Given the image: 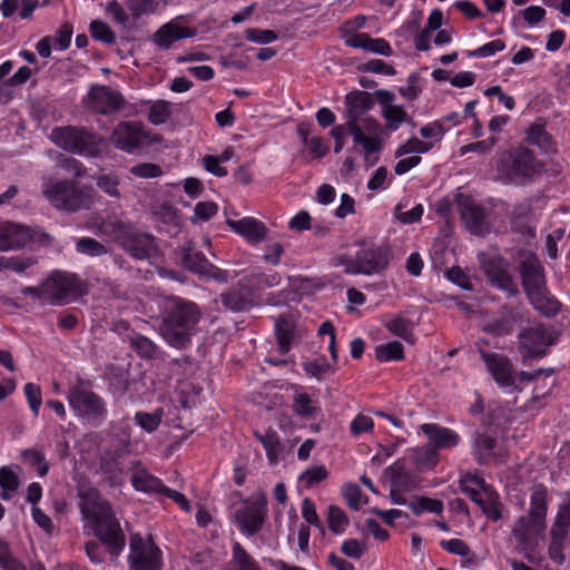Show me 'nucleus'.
Instances as JSON below:
<instances>
[{"instance_id": "f257e3e1", "label": "nucleus", "mask_w": 570, "mask_h": 570, "mask_svg": "<svg viewBox=\"0 0 570 570\" xmlns=\"http://www.w3.org/2000/svg\"><path fill=\"white\" fill-rule=\"evenodd\" d=\"M79 497V508L89 520L95 535L110 548L111 554L118 556L125 548L126 539L109 503L95 489L81 491Z\"/></svg>"}, {"instance_id": "f03ea898", "label": "nucleus", "mask_w": 570, "mask_h": 570, "mask_svg": "<svg viewBox=\"0 0 570 570\" xmlns=\"http://www.w3.org/2000/svg\"><path fill=\"white\" fill-rule=\"evenodd\" d=\"M200 317L202 312L196 303L177 296L168 297L160 327L164 340L176 348L186 347Z\"/></svg>"}, {"instance_id": "7ed1b4c3", "label": "nucleus", "mask_w": 570, "mask_h": 570, "mask_svg": "<svg viewBox=\"0 0 570 570\" xmlns=\"http://www.w3.org/2000/svg\"><path fill=\"white\" fill-rule=\"evenodd\" d=\"M520 275L523 289L537 311L547 316L559 313L561 305L547 289L544 269L535 255L529 254L522 259Z\"/></svg>"}, {"instance_id": "20e7f679", "label": "nucleus", "mask_w": 570, "mask_h": 570, "mask_svg": "<svg viewBox=\"0 0 570 570\" xmlns=\"http://www.w3.org/2000/svg\"><path fill=\"white\" fill-rule=\"evenodd\" d=\"M41 193L53 208L66 213L88 209L94 204L92 189L72 180L47 178Z\"/></svg>"}, {"instance_id": "39448f33", "label": "nucleus", "mask_w": 570, "mask_h": 570, "mask_svg": "<svg viewBox=\"0 0 570 570\" xmlns=\"http://www.w3.org/2000/svg\"><path fill=\"white\" fill-rule=\"evenodd\" d=\"M540 171V161L522 146L502 153L497 167L498 179L504 184H525Z\"/></svg>"}, {"instance_id": "423d86ee", "label": "nucleus", "mask_w": 570, "mask_h": 570, "mask_svg": "<svg viewBox=\"0 0 570 570\" xmlns=\"http://www.w3.org/2000/svg\"><path fill=\"white\" fill-rule=\"evenodd\" d=\"M335 266H343L345 274L375 275L389 265V250L384 246H362L354 256L340 255L333 259Z\"/></svg>"}, {"instance_id": "0eeeda50", "label": "nucleus", "mask_w": 570, "mask_h": 570, "mask_svg": "<svg viewBox=\"0 0 570 570\" xmlns=\"http://www.w3.org/2000/svg\"><path fill=\"white\" fill-rule=\"evenodd\" d=\"M122 248L137 259L149 258L156 250L155 238L122 220H110L106 224Z\"/></svg>"}, {"instance_id": "6e6552de", "label": "nucleus", "mask_w": 570, "mask_h": 570, "mask_svg": "<svg viewBox=\"0 0 570 570\" xmlns=\"http://www.w3.org/2000/svg\"><path fill=\"white\" fill-rule=\"evenodd\" d=\"M128 562L131 570H161V551L151 535L142 538L139 533L131 534Z\"/></svg>"}, {"instance_id": "1a4fd4ad", "label": "nucleus", "mask_w": 570, "mask_h": 570, "mask_svg": "<svg viewBox=\"0 0 570 570\" xmlns=\"http://www.w3.org/2000/svg\"><path fill=\"white\" fill-rule=\"evenodd\" d=\"M68 402L71 409L81 417L92 423H100L106 416V404L100 396L82 386L69 390Z\"/></svg>"}, {"instance_id": "9d476101", "label": "nucleus", "mask_w": 570, "mask_h": 570, "mask_svg": "<svg viewBox=\"0 0 570 570\" xmlns=\"http://www.w3.org/2000/svg\"><path fill=\"white\" fill-rule=\"evenodd\" d=\"M45 288L49 289V303L53 305L86 293L83 282L76 274L66 272L52 273L46 281Z\"/></svg>"}, {"instance_id": "9b49d317", "label": "nucleus", "mask_w": 570, "mask_h": 570, "mask_svg": "<svg viewBox=\"0 0 570 570\" xmlns=\"http://www.w3.org/2000/svg\"><path fill=\"white\" fill-rule=\"evenodd\" d=\"M180 252L181 265L191 273L203 278L215 279L218 283L228 282V272L216 267L202 252L195 249L190 244L181 246Z\"/></svg>"}, {"instance_id": "f8f14e48", "label": "nucleus", "mask_w": 570, "mask_h": 570, "mask_svg": "<svg viewBox=\"0 0 570 570\" xmlns=\"http://www.w3.org/2000/svg\"><path fill=\"white\" fill-rule=\"evenodd\" d=\"M51 139L57 146L75 154H92L96 149L94 135L81 128H56L51 132Z\"/></svg>"}, {"instance_id": "ddd939ff", "label": "nucleus", "mask_w": 570, "mask_h": 570, "mask_svg": "<svg viewBox=\"0 0 570 570\" xmlns=\"http://www.w3.org/2000/svg\"><path fill=\"white\" fill-rule=\"evenodd\" d=\"M266 512V500L261 495L255 500L244 501L235 510V520L243 533L254 535L262 530Z\"/></svg>"}, {"instance_id": "4468645a", "label": "nucleus", "mask_w": 570, "mask_h": 570, "mask_svg": "<svg viewBox=\"0 0 570 570\" xmlns=\"http://www.w3.org/2000/svg\"><path fill=\"white\" fill-rule=\"evenodd\" d=\"M87 104L96 112L109 115L122 110L126 100L119 91L107 86L95 85L88 92Z\"/></svg>"}, {"instance_id": "2eb2a0df", "label": "nucleus", "mask_w": 570, "mask_h": 570, "mask_svg": "<svg viewBox=\"0 0 570 570\" xmlns=\"http://www.w3.org/2000/svg\"><path fill=\"white\" fill-rule=\"evenodd\" d=\"M479 353L489 373L500 387L518 389L513 364L507 356L487 352L482 348L479 350Z\"/></svg>"}, {"instance_id": "dca6fc26", "label": "nucleus", "mask_w": 570, "mask_h": 570, "mask_svg": "<svg viewBox=\"0 0 570 570\" xmlns=\"http://www.w3.org/2000/svg\"><path fill=\"white\" fill-rule=\"evenodd\" d=\"M520 353L524 358L542 357L552 341L542 326L524 330L519 335Z\"/></svg>"}, {"instance_id": "f3484780", "label": "nucleus", "mask_w": 570, "mask_h": 570, "mask_svg": "<svg viewBox=\"0 0 570 570\" xmlns=\"http://www.w3.org/2000/svg\"><path fill=\"white\" fill-rule=\"evenodd\" d=\"M546 528V522H538L527 515L520 517L512 529V537L522 550L534 549Z\"/></svg>"}, {"instance_id": "a211bd4d", "label": "nucleus", "mask_w": 570, "mask_h": 570, "mask_svg": "<svg viewBox=\"0 0 570 570\" xmlns=\"http://www.w3.org/2000/svg\"><path fill=\"white\" fill-rule=\"evenodd\" d=\"M461 218L468 230L474 235H484L489 232V223L485 210L473 200L462 197L459 200Z\"/></svg>"}, {"instance_id": "6ab92c4d", "label": "nucleus", "mask_w": 570, "mask_h": 570, "mask_svg": "<svg viewBox=\"0 0 570 570\" xmlns=\"http://www.w3.org/2000/svg\"><path fill=\"white\" fill-rule=\"evenodd\" d=\"M144 132L141 126L136 122H120L112 131V144L125 151H132L141 146Z\"/></svg>"}, {"instance_id": "aec40b11", "label": "nucleus", "mask_w": 570, "mask_h": 570, "mask_svg": "<svg viewBox=\"0 0 570 570\" xmlns=\"http://www.w3.org/2000/svg\"><path fill=\"white\" fill-rule=\"evenodd\" d=\"M345 102L347 106L348 130L353 129V125L361 127V118L374 106L372 95L367 91H353L346 95Z\"/></svg>"}, {"instance_id": "412c9836", "label": "nucleus", "mask_w": 570, "mask_h": 570, "mask_svg": "<svg viewBox=\"0 0 570 570\" xmlns=\"http://www.w3.org/2000/svg\"><path fill=\"white\" fill-rule=\"evenodd\" d=\"M197 35L194 28L184 27L176 18L161 26L154 35V42L163 49H169L170 46L180 39L193 38Z\"/></svg>"}, {"instance_id": "4be33fe9", "label": "nucleus", "mask_w": 570, "mask_h": 570, "mask_svg": "<svg viewBox=\"0 0 570 570\" xmlns=\"http://www.w3.org/2000/svg\"><path fill=\"white\" fill-rule=\"evenodd\" d=\"M31 239L28 228L13 223L0 225V250H9L24 246Z\"/></svg>"}, {"instance_id": "5701e85b", "label": "nucleus", "mask_w": 570, "mask_h": 570, "mask_svg": "<svg viewBox=\"0 0 570 570\" xmlns=\"http://www.w3.org/2000/svg\"><path fill=\"white\" fill-rule=\"evenodd\" d=\"M220 301L232 312H244L254 305L252 289L240 284L220 294Z\"/></svg>"}, {"instance_id": "b1692460", "label": "nucleus", "mask_w": 570, "mask_h": 570, "mask_svg": "<svg viewBox=\"0 0 570 570\" xmlns=\"http://www.w3.org/2000/svg\"><path fill=\"white\" fill-rule=\"evenodd\" d=\"M348 47L363 49L376 55L390 57L393 51L390 43L383 38H372L367 33H353L345 38Z\"/></svg>"}, {"instance_id": "393cba45", "label": "nucleus", "mask_w": 570, "mask_h": 570, "mask_svg": "<svg viewBox=\"0 0 570 570\" xmlns=\"http://www.w3.org/2000/svg\"><path fill=\"white\" fill-rule=\"evenodd\" d=\"M226 223L234 232L253 244L264 240L267 234L265 225L253 217H245L239 220L227 219Z\"/></svg>"}, {"instance_id": "a878e982", "label": "nucleus", "mask_w": 570, "mask_h": 570, "mask_svg": "<svg viewBox=\"0 0 570 570\" xmlns=\"http://www.w3.org/2000/svg\"><path fill=\"white\" fill-rule=\"evenodd\" d=\"M421 431L429 438L430 443L436 449H450L458 445L460 438L456 432L435 423H424Z\"/></svg>"}, {"instance_id": "bb28decb", "label": "nucleus", "mask_w": 570, "mask_h": 570, "mask_svg": "<svg viewBox=\"0 0 570 570\" xmlns=\"http://www.w3.org/2000/svg\"><path fill=\"white\" fill-rule=\"evenodd\" d=\"M482 268L493 285L501 289L508 291L512 295L518 293L513 285L512 277L501 265V263L490 259L482 264Z\"/></svg>"}, {"instance_id": "cd10ccee", "label": "nucleus", "mask_w": 570, "mask_h": 570, "mask_svg": "<svg viewBox=\"0 0 570 570\" xmlns=\"http://www.w3.org/2000/svg\"><path fill=\"white\" fill-rule=\"evenodd\" d=\"M131 484L138 491L155 494H164L167 488L161 483V481L158 478L149 474L145 470H138L132 473Z\"/></svg>"}, {"instance_id": "c85d7f7f", "label": "nucleus", "mask_w": 570, "mask_h": 570, "mask_svg": "<svg viewBox=\"0 0 570 570\" xmlns=\"http://www.w3.org/2000/svg\"><path fill=\"white\" fill-rule=\"evenodd\" d=\"M461 491L473 502L479 504L484 499L485 490L491 489L485 481L479 476L465 475L460 481Z\"/></svg>"}, {"instance_id": "c756f323", "label": "nucleus", "mask_w": 570, "mask_h": 570, "mask_svg": "<svg viewBox=\"0 0 570 570\" xmlns=\"http://www.w3.org/2000/svg\"><path fill=\"white\" fill-rule=\"evenodd\" d=\"M277 338V350L281 354H286L291 350L293 337V323L286 317L277 318L275 323Z\"/></svg>"}, {"instance_id": "7c9ffc66", "label": "nucleus", "mask_w": 570, "mask_h": 570, "mask_svg": "<svg viewBox=\"0 0 570 570\" xmlns=\"http://www.w3.org/2000/svg\"><path fill=\"white\" fill-rule=\"evenodd\" d=\"M228 570H261L255 560L246 552L240 543L233 544V557Z\"/></svg>"}, {"instance_id": "2f4dec72", "label": "nucleus", "mask_w": 570, "mask_h": 570, "mask_svg": "<svg viewBox=\"0 0 570 570\" xmlns=\"http://www.w3.org/2000/svg\"><path fill=\"white\" fill-rule=\"evenodd\" d=\"M547 509L546 490L543 488L534 489L531 494L530 510L527 517L538 522H546Z\"/></svg>"}, {"instance_id": "473e14b6", "label": "nucleus", "mask_w": 570, "mask_h": 570, "mask_svg": "<svg viewBox=\"0 0 570 570\" xmlns=\"http://www.w3.org/2000/svg\"><path fill=\"white\" fill-rule=\"evenodd\" d=\"M515 324V315L509 312L500 318L489 322L483 326V331L495 336H503L512 333Z\"/></svg>"}, {"instance_id": "72a5a7b5", "label": "nucleus", "mask_w": 570, "mask_h": 570, "mask_svg": "<svg viewBox=\"0 0 570 570\" xmlns=\"http://www.w3.org/2000/svg\"><path fill=\"white\" fill-rule=\"evenodd\" d=\"M375 357L380 362L401 361L404 358L403 345L397 341L381 344L375 347Z\"/></svg>"}, {"instance_id": "f704fd0d", "label": "nucleus", "mask_w": 570, "mask_h": 570, "mask_svg": "<svg viewBox=\"0 0 570 570\" xmlns=\"http://www.w3.org/2000/svg\"><path fill=\"white\" fill-rule=\"evenodd\" d=\"M318 406L307 393H296L294 395L293 411L303 417H314L318 412Z\"/></svg>"}, {"instance_id": "c9c22d12", "label": "nucleus", "mask_w": 570, "mask_h": 570, "mask_svg": "<svg viewBox=\"0 0 570 570\" xmlns=\"http://www.w3.org/2000/svg\"><path fill=\"white\" fill-rule=\"evenodd\" d=\"M130 345L136 353L144 358L153 360L157 357L158 347L146 336L139 334L131 336Z\"/></svg>"}, {"instance_id": "e433bc0d", "label": "nucleus", "mask_w": 570, "mask_h": 570, "mask_svg": "<svg viewBox=\"0 0 570 570\" xmlns=\"http://www.w3.org/2000/svg\"><path fill=\"white\" fill-rule=\"evenodd\" d=\"M348 132L352 135L354 144L363 146L365 157H368L372 153H376L381 149L380 139L366 136L363 132L362 127L353 125V129L348 130Z\"/></svg>"}, {"instance_id": "4c0bfd02", "label": "nucleus", "mask_w": 570, "mask_h": 570, "mask_svg": "<svg viewBox=\"0 0 570 570\" xmlns=\"http://www.w3.org/2000/svg\"><path fill=\"white\" fill-rule=\"evenodd\" d=\"M0 488L2 490L1 498L3 500L11 499L12 494L19 488L18 475L8 466H2L0 469Z\"/></svg>"}, {"instance_id": "58836bf2", "label": "nucleus", "mask_w": 570, "mask_h": 570, "mask_svg": "<svg viewBox=\"0 0 570 570\" xmlns=\"http://www.w3.org/2000/svg\"><path fill=\"white\" fill-rule=\"evenodd\" d=\"M164 410L158 407L153 413L137 412L135 414V422L146 432L151 433L156 431L163 420Z\"/></svg>"}, {"instance_id": "ea45409f", "label": "nucleus", "mask_w": 570, "mask_h": 570, "mask_svg": "<svg viewBox=\"0 0 570 570\" xmlns=\"http://www.w3.org/2000/svg\"><path fill=\"white\" fill-rule=\"evenodd\" d=\"M409 508L416 515L421 514L423 511H429V512L440 514L443 511V502L438 499L420 497V498H416L415 500L409 502Z\"/></svg>"}, {"instance_id": "a19ab883", "label": "nucleus", "mask_w": 570, "mask_h": 570, "mask_svg": "<svg viewBox=\"0 0 570 570\" xmlns=\"http://www.w3.org/2000/svg\"><path fill=\"white\" fill-rule=\"evenodd\" d=\"M348 523V518L341 508L336 505H331L328 508L327 524L333 533L340 534L344 532Z\"/></svg>"}, {"instance_id": "79ce46f5", "label": "nucleus", "mask_w": 570, "mask_h": 570, "mask_svg": "<svg viewBox=\"0 0 570 570\" xmlns=\"http://www.w3.org/2000/svg\"><path fill=\"white\" fill-rule=\"evenodd\" d=\"M76 249L78 253L91 257H99L107 254V248L104 244L91 237H82L77 240Z\"/></svg>"}, {"instance_id": "37998d69", "label": "nucleus", "mask_w": 570, "mask_h": 570, "mask_svg": "<svg viewBox=\"0 0 570 570\" xmlns=\"http://www.w3.org/2000/svg\"><path fill=\"white\" fill-rule=\"evenodd\" d=\"M386 327L392 334L403 338L406 342L413 343V327L409 320L401 316L395 317L386 324Z\"/></svg>"}, {"instance_id": "c03bdc74", "label": "nucleus", "mask_w": 570, "mask_h": 570, "mask_svg": "<svg viewBox=\"0 0 570 570\" xmlns=\"http://www.w3.org/2000/svg\"><path fill=\"white\" fill-rule=\"evenodd\" d=\"M91 37L100 42L112 45L116 41V35L110 27L101 20H92L89 26Z\"/></svg>"}, {"instance_id": "a18cd8bd", "label": "nucleus", "mask_w": 570, "mask_h": 570, "mask_svg": "<svg viewBox=\"0 0 570 570\" xmlns=\"http://www.w3.org/2000/svg\"><path fill=\"white\" fill-rule=\"evenodd\" d=\"M484 514L492 521L501 519V511L499 509L498 495L492 489L485 490V495L482 501L478 504Z\"/></svg>"}, {"instance_id": "49530a36", "label": "nucleus", "mask_w": 570, "mask_h": 570, "mask_svg": "<svg viewBox=\"0 0 570 570\" xmlns=\"http://www.w3.org/2000/svg\"><path fill=\"white\" fill-rule=\"evenodd\" d=\"M119 184V178L112 174H102L96 178L97 187L108 196L117 199L121 196Z\"/></svg>"}, {"instance_id": "de8ad7c7", "label": "nucleus", "mask_w": 570, "mask_h": 570, "mask_svg": "<svg viewBox=\"0 0 570 570\" xmlns=\"http://www.w3.org/2000/svg\"><path fill=\"white\" fill-rule=\"evenodd\" d=\"M528 140L544 151L552 149V138L541 125H533L528 131Z\"/></svg>"}, {"instance_id": "09e8293b", "label": "nucleus", "mask_w": 570, "mask_h": 570, "mask_svg": "<svg viewBox=\"0 0 570 570\" xmlns=\"http://www.w3.org/2000/svg\"><path fill=\"white\" fill-rule=\"evenodd\" d=\"M256 436L265 448L269 462L276 463L279 452V441L276 433L274 431H267L265 434L256 433Z\"/></svg>"}, {"instance_id": "8fccbe9b", "label": "nucleus", "mask_w": 570, "mask_h": 570, "mask_svg": "<svg viewBox=\"0 0 570 570\" xmlns=\"http://www.w3.org/2000/svg\"><path fill=\"white\" fill-rule=\"evenodd\" d=\"M423 215V206L416 205L413 208L406 210L403 204H397L394 208V217L402 224H413L421 220Z\"/></svg>"}, {"instance_id": "3c124183", "label": "nucleus", "mask_w": 570, "mask_h": 570, "mask_svg": "<svg viewBox=\"0 0 570 570\" xmlns=\"http://www.w3.org/2000/svg\"><path fill=\"white\" fill-rule=\"evenodd\" d=\"M383 117L386 120L387 128L396 130L406 120V112L401 106L390 105L384 108Z\"/></svg>"}, {"instance_id": "603ef678", "label": "nucleus", "mask_w": 570, "mask_h": 570, "mask_svg": "<svg viewBox=\"0 0 570 570\" xmlns=\"http://www.w3.org/2000/svg\"><path fill=\"white\" fill-rule=\"evenodd\" d=\"M23 460L37 469L40 476L48 474L49 466L43 454L35 449H27L22 452Z\"/></svg>"}, {"instance_id": "864d4df0", "label": "nucleus", "mask_w": 570, "mask_h": 570, "mask_svg": "<svg viewBox=\"0 0 570 570\" xmlns=\"http://www.w3.org/2000/svg\"><path fill=\"white\" fill-rule=\"evenodd\" d=\"M304 371L317 380L323 379L326 374L332 372L331 364L325 358H316L303 363Z\"/></svg>"}, {"instance_id": "5fc2aeb1", "label": "nucleus", "mask_w": 570, "mask_h": 570, "mask_svg": "<svg viewBox=\"0 0 570 570\" xmlns=\"http://www.w3.org/2000/svg\"><path fill=\"white\" fill-rule=\"evenodd\" d=\"M170 117L169 104L164 100L155 102L148 112V119L153 125L165 124Z\"/></svg>"}, {"instance_id": "6e6d98bb", "label": "nucleus", "mask_w": 570, "mask_h": 570, "mask_svg": "<svg viewBox=\"0 0 570 570\" xmlns=\"http://www.w3.org/2000/svg\"><path fill=\"white\" fill-rule=\"evenodd\" d=\"M156 2L154 0H128L127 8L130 11V14L135 19H139L140 17L149 13H154L156 10Z\"/></svg>"}, {"instance_id": "4d7b16f0", "label": "nucleus", "mask_w": 570, "mask_h": 570, "mask_svg": "<svg viewBox=\"0 0 570 570\" xmlns=\"http://www.w3.org/2000/svg\"><path fill=\"white\" fill-rule=\"evenodd\" d=\"M129 173L140 178H156L163 175V169L157 164L140 163L132 166Z\"/></svg>"}, {"instance_id": "13d9d810", "label": "nucleus", "mask_w": 570, "mask_h": 570, "mask_svg": "<svg viewBox=\"0 0 570 570\" xmlns=\"http://www.w3.org/2000/svg\"><path fill=\"white\" fill-rule=\"evenodd\" d=\"M431 147H432L431 142H425V141H422V140L413 137L396 149L395 156L401 157L403 155L411 154V153L422 154V153H426L428 150H430Z\"/></svg>"}, {"instance_id": "bf43d9fd", "label": "nucleus", "mask_w": 570, "mask_h": 570, "mask_svg": "<svg viewBox=\"0 0 570 570\" xmlns=\"http://www.w3.org/2000/svg\"><path fill=\"white\" fill-rule=\"evenodd\" d=\"M328 473L324 465H316L305 470L299 476L301 481H304L307 487H313L327 478Z\"/></svg>"}, {"instance_id": "052dcab7", "label": "nucleus", "mask_w": 570, "mask_h": 570, "mask_svg": "<svg viewBox=\"0 0 570 570\" xmlns=\"http://www.w3.org/2000/svg\"><path fill=\"white\" fill-rule=\"evenodd\" d=\"M245 37L248 41L264 45L271 43L278 38L277 33L273 30H263L256 28L247 29L245 31Z\"/></svg>"}, {"instance_id": "680f3d73", "label": "nucleus", "mask_w": 570, "mask_h": 570, "mask_svg": "<svg viewBox=\"0 0 570 570\" xmlns=\"http://www.w3.org/2000/svg\"><path fill=\"white\" fill-rule=\"evenodd\" d=\"M344 498L353 510H358L366 498L363 497L361 489L356 484H348L344 489Z\"/></svg>"}, {"instance_id": "e2e57ef3", "label": "nucleus", "mask_w": 570, "mask_h": 570, "mask_svg": "<svg viewBox=\"0 0 570 570\" xmlns=\"http://www.w3.org/2000/svg\"><path fill=\"white\" fill-rule=\"evenodd\" d=\"M24 394L29 402L30 409L37 416L41 406V390L33 383H27L24 385Z\"/></svg>"}, {"instance_id": "0e129e2a", "label": "nucleus", "mask_w": 570, "mask_h": 570, "mask_svg": "<svg viewBox=\"0 0 570 570\" xmlns=\"http://www.w3.org/2000/svg\"><path fill=\"white\" fill-rule=\"evenodd\" d=\"M218 207L214 202H200L194 209V220L206 222L217 214Z\"/></svg>"}, {"instance_id": "69168bd1", "label": "nucleus", "mask_w": 570, "mask_h": 570, "mask_svg": "<svg viewBox=\"0 0 570 570\" xmlns=\"http://www.w3.org/2000/svg\"><path fill=\"white\" fill-rule=\"evenodd\" d=\"M106 11L111 16L112 20L121 28L126 29L128 27L129 18L122 9V7L116 0H112L108 3Z\"/></svg>"}, {"instance_id": "338daca9", "label": "nucleus", "mask_w": 570, "mask_h": 570, "mask_svg": "<svg viewBox=\"0 0 570 570\" xmlns=\"http://www.w3.org/2000/svg\"><path fill=\"white\" fill-rule=\"evenodd\" d=\"M440 544L445 551H448L452 554L466 557L471 552L469 546L460 539L443 540V541H441Z\"/></svg>"}, {"instance_id": "774afa93", "label": "nucleus", "mask_w": 570, "mask_h": 570, "mask_svg": "<svg viewBox=\"0 0 570 570\" xmlns=\"http://www.w3.org/2000/svg\"><path fill=\"white\" fill-rule=\"evenodd\" d=\"M341 550L348 558L360 559L365 553L366 547L356 539H348L342 543Z\"/></svg>"}]
</instances>
